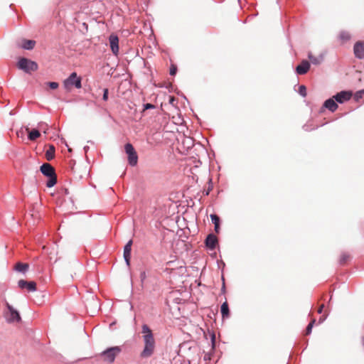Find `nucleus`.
<instances>
[{"label": "nucleus", "mask_w": 364, "mask_h": 364, "mask_svg": "<svg viewBox=\"0 0 364 364\" xmlns=\"http://www.w3.org/2000/svg\"><path fill=\"white\" fill-rule=\"evenodd\" d=\"M141 334L144 348L140 353V357L141 358H148L152 356L155 352L156 340L151 329L146 324L142 325Z\"/></svg>", "instance_id": "obj_1"}, {"label": "nucleus", "mask_w": 364, "mask_h": 364, "mask_svg": "<svg viewBox=\"0 0 364 364\" xmlns=\"http://www.w3.org/2000/svg\"><path fill=\"white\" fill-rule=\"evenodd\" d=\"M42 173L48 177L46 186L48 188L54 186L57 183V176L54 168L50 164H43L41 166Z\"/></svg>", "instance_id": "obj_2"}, {"label": "nucleus", "mask_w": 364, "mask_h": 364, "mask_svg": "<svg viewBox=\"0 0 364 364\" xmlns=\"http://www.w3.org/2000/svg\"><path fill=\"white\" fill-rule=\"evenodd\" d=\"M6 311L4 312V316L8 323H18L21 321V317L18 311L15 309L8 302H6Z\"/></svg>", "instance_id": "obj_3"}, {"label": "nucleus", "mask_w": 364, "mask_h": 364, "mask_svg": "<svg viewBox=\"0 0 364 364\" xmlns=\"http://www.w3.org/2000/svg\"><path fill=\"white\" fill-rule=\"evenodd\" d=\"M17 66L19 69L23 70L26 73L36 71L38 68V64L36 62L26 58H20Z\"/></svg>", "instance_id": "obj_4"}, {"label": "nucleus", "mask_w": 364, "mask_h": 364, "mask_svg": "<svg viewBox=\"0 0 364 364\" xmlns=\"http://www.w3.org/2000/svg\"><path fill=\"white\" fill-rule=\"evenodd\" d=\"M121 352V348L118 346L107 348L103 351L100 356L103 361L111 363H113L116 356Z\"/></svg>", "instance_id": "obj_5"}, {"label": "nucleus", "mask_w": 364, "mask_h": 364, "mask_svg": "<svg viewBox=\"0 0 364 364\" xmlns=\"http://www.w3.org/2000/svg\"><path fill=\"white\" fill-rule=\"evenodd\" d=\"M63 84L66 90H70L73 86L80 89L82 87L81 77H77L76 73H73L66 80H65Z\"/></svg>", "instance_id": "obj_6"}, {"label": "nucleus", "mask_w": 364, "mask_h": 364, "mask_svg": "<svg viewBox=\"0 0 364 364\" xmlns=\"http://www.w3.org/2000/svg\"><path fill=\"white\" fill-rule=\"evenodd\" d=\"M124 149L128 156L129 164L132 166H136L138 161V156L134 146L131 144L127 143L124 146Z\"/></svg>", "instance_id": "obj_7"}, {"label": "nucleus", "mask_w": 364, "mask_h": 364, "mask_svg": "<svg viewBox=\"0 0 364 364\" xmlns=\"http://www.w3.org/2000/svg\"><path fill=\"white\" fill-rule=\"evenodd\" d=\"M109 46L112 53L117 55L119 53V38L117 35L112 33L109 37Z\"/></svg>", "instance_id": "obj_8"}, {"label": "nucleus", "mask_w": 364, "mask_h": 364, "mask_svg": "<svg viewBox=\"0 0 364 364\" xmlns=\"http://www.w3.org/2000/svg\"><path fill=\"white\" fill-rule=\"evenodd\" d=\"M353 95L350 91H341L333 96V99L339 103H343L349 100Z\"/></svg>", "instance_id": "obj_9"}, {"label": "nucleus", "mask_w": 364, "mask_h": 364, "mask_svg": "<svg viewBox=\"0 0 364 364\" xmlns=\"http://www.w3.org/2000/svg\"><path fill=\"white\" fill-rule=\"evenodd\" d=\"M18 285L21 289H26L28 291H35L36 290V283L35 282H27L21 279L18 282Z\"/></svg>", "instance_id": "obj_10"}, {"label": "nucleus", "mask_w": 364, "mask_h": 364, "mask_svg": "<svg viewBox=\"0 0 364 364\" xmlns=\"http://www.w3.org/2000/svg\"><path fill=\"white\" fill-rule=\"evenodd\" d=\"M354 54L359 59H364V42H357L353 48Z\"/></svg>", "instance_id": "obj_11"}, {"label": "nucleus", "mask_w": 364, "mask_h": 364, "mask_svg": "<svg viewBox=\"0 0 364 364\" xmlns=\"http://www.w3.org/2000/svg\"><path fill=\"white\" fill-rule=\"evenodd\" d=\"M132 240H129L124 248V258L126 261V263L128 266L130 265V258H131V250H132Z\"/></svg>", "instance_id": "obj_12"}, {"label": "nucleus", "mask_w": 364, "mask_h": 364, "mask_svg": "<svg viewBox=\"0 0 364 364\" xmlns=\"http://www.w3.org/2000/svg\"><path fill=\"white\" fill-rule=\"evenodd\" d=\"M310 68V63L307 60H303L300 65L296 68V72L299 75L306 74Z\"/></svg>", "instance_id": "obj_13"}, {"label": "nucleus", "mask_w": 364, "mask_h": 364, "mask_svg": "<svg viewBox=\"0 0 364 364\" xmlns=\"http://www.w3.org/2000/svg\"><path fill=\"white\" fill-rule=\"evenodd\" d=\"M217 243H218V240H217L216 236H215L214 235H212V234L209 235L205 240L206 246L211 250H213L215 247Z\"/></svg>", "instance_id": "obj_14"}, {"label": "nucleus", "mask_w": 364, "mask_h": 364, "mask_svg": "<svg viewBox=\"0 0 364 364\" xmlns=\"http://www.w3.org/2000/svg\"><path fill=\"white\" fill-rule=\"evenodd\" d=\"M323 106L331 112H334L338 108V105L335 102V99L330 98L325 101Z\"/></svg>", "instance_id": "obj_15"}, {"label": "nucleus", "mask_w": 364, "mask_h": 364, "mask_svg": "<svg viewBox=\"0 0 364 364\" xmlns=\"http://www.w3.org/2000/svg\"><path fill=\"white\" fill-rule=\"evenodd\" d=\"M220 312L223 318H228L230 316L229 306L227 301H225L222 305L220 308Z\"/></svg>", "instance_id": "obj_16"}, {"label": "nucleus", "mask_w": 364, "mask_h": 364, "mask_svg": "<svg viewBox=\"0 0 364 364\" xmlns=\"http://www.w3.org/2000/svg\"><path fill=\"white\" fill-rule=\"evenodd\" d=\"M55 147L53 145H49L46 152V158L48 161H51L55 157Z\"/></svg>", "instance_id": "obj_17"}, {"label": "nucleus", "mask_w": 364, "mask_h": 364, "mask_svg": "<svg viewBox=\"0 0 364 364\" xmlns=\"http://www.w3.org/2000/svg\"><path fill=\"white\" fill-rule=\"evenodd\" d=\"M26 130L28 132V138L31 141H35L36 139H38L41 136L39 131L37 129H33L29 131L28 129H26Z\"/></svg>", "instance_id": "obj_18"}, {"label": "nucleus", "mask_w": 364, "mask_h": 364, "mask_svg": "<svg viewBox=\"0 0 364 364\" xmlns=\"http://www.w3.org/2000/svg\"><path fill=\"white\" fill-rule=\"evenodd\" d=\"M350 34L348 31H341L338 35V38L341 43H345L350 41Z\"/></svg>", "instance_id": "obj_19"}, {"label": "nucleus", "mask_w": 364, "mask_h": 364, "mask_svg": "<svg viewBox=\"0 0 364 364\" xmlns=\"http://www.w3.org/2000/svg\"><path fill=\"white\" fill-rule=\"evenodd\" d=\"M210 218L215 225V231L218 232L220 229V218L215 214H211Z\"/></svg>", "instance_id": "obj_20"}, {"label": "nucleus", "mask_w": 364, "mask_h": 364, "mask_svg": "<svg viewBox=\"0 0 364 364\" xmlns=\"http://www.w3.org/2000/svg\"><path fill=\"white\" fill-rule=\"evenodd\" d=\"M36 41L33 40H25L22 45V47L26 50H31L34 48Z\"/></svg>", "instance_id": "obj_21"}, {"label": "nucleus", "mask_w": 364, "mask_h": 364, "mask_svg": "<svg viewBox=\"0 0 364 364\" xmlns=\"http://www.w3.org/2000/svg\"><path fill=\"white\" fill-rule=\"evenodd\" d=\"M309 60H311V62L314 64V65H318L321 63V62L322 61V56H314V55H312V53H309V55H308Z\"/></svg>", "instance_id": "obj_22"}, {"label": "nucleus", "mask_w": 364, "mask_h": 364, "mask_svg": "<svg viewBox=\"0 0 364 364\" xmlns=\"http://www.w3.org/2000/svg\"><path fill=\"white\" fill-rule=\"evenodd\" d=\"M28 268V264L26 263L18 262L16 264L15 269L18 272H26Z\"/></svg>", "instance_id": "obj_23"}, {"label": "nucleus", "mask_w": 364, "mask_h": 364, "mask_svg": "<svg viewBox=\"0 0 364 364\" xmlns=\"http://www.w3.org/2000/svg\"><path fill=\"white\" fill-rule=\"evenodd\" d=\"M350 255L347 252H343L341 255V257H340V259H339V262L341 264H346V262L347 261L349 260L350 259Z\"/></svg>", "instance_id": "obj_24"}, {"label": "nucleus", "mask_w": 364, "mask_h": 364, "mask_svg": "<svg viewBox=\"0 0 364 364\" xmlns=\"http://www.w3.org/2000/svg\"><path fill=\"white\" fill-rule=\"evenodd\" d=\"M316 320L315 319H313L309 323V325L307 326L306 327V333L305 334L306 335H309L311 332V330H312V328L314 326V324L315 323Z\"/></svg>", "instance_id": "obj_25"}, {"label": "nucleus", "mask_w": 364, "mask_h": 364, "mask_svg": "<svg viewBox=\"0 0 364 364\" xmlns=\"http://www.w3.org/2000/svg\"><path fill=\"white\" fill-rule=\"evenodd\" d=\"M299 94L301 95H302L303 97H305L306 95V87L304 85H301L299 87Z\"/></svg>", "instance_id": "obj_26"}, {"label": "nucleus", "mask_w": 364, "mask_h": 364, "mask_svg": "<svg viewBox=\"0 0 364 364\" xmlns=\"http://www.w3.org/2000/svg\"><path fill=\"white\" fill-rule=\"evenodd\" d=\"M48 85L53 90L57 89L58 87V83L55 82H50L48 83Z\"/></svg>", "instance_id": "obj_27"}, {"label": "nucleus", "mask_w": 364, "mask_h": 364, "mask_svg": "<svg viewBox=\"0 0 364 364\" xmlns=\"http://www.w3.org/2000/svg\"><path fill=\"white\" fill-rule=\"evenodd\" d=\"M146 278V272L145 271H141L140 272V279H141V282L143 284L144 282L145 281Z\"/></svg>", "instance_id": "obj_28"}, {"label": "nucleus", "mask_w": 364, "mask_h": 364, "mask_svg": "<svg viewBox=\"0 0 364 364\" xmlns=\"http://www.w3.org/2000/svg\"><path fill=\"white\" fill-rule=\"evenodd\" d=\"M176 71H177L176 66L174 65H172L171 68H170V75H174L176 73Z\"/></svg>", "instance_id": "obj_29"}, {"label": "nucleus", "mask_w": 364, "mask_h": 364, "mask_svg": "<svg viewBox=\"0 0 364 364\" xmlns=\"http://www.w3.org/2000/svg\"><path fill=\"white\" fill-rule=\"evenodd\" d=\"M103 100L107 101L108 100V89L105 88L103 90Z\"/></svg>", "instance_id": "obj_30"}, {"label": "nucleus", "mask_w": 364, "mask_h": 364, "mask_svg": "<svg viewBox=\"0 0 364 364\" xmlns=\"http://www.w3.org/2000/svg\"><path fill=\"white\" fill-rule=\"evenodd\" d=\"M328 313L326 312L318 320V322L321 323L324 321V320L327 318Z\"/></svg>", "instance_id": "obj_31"}, {"label": "nucleus", "mask_w": 364, "mask_h": 364, "mask_svg": "<svg viewBox=\"0 0 364 364\" xmlns=\"http://www.w3.org/2000/svg\"><path fill=\"white\" fill-rule=\"evenodd\" d=\"M363 93H364V90H362L360 92H357L356 95H355V97L358 98V99L359 97H361Z\"/></svg>", "instance_id": "obj_32"}, {"label": "nucleus", "mask_w": 364, "mask_h": 364, "mask_svg": "<svg viewBox=\"0 0 364 364\" xmlns=\"http://www.w3.org/2000/svg\"><path fill=\"white\" fill-rule=\"evenodd\" d=\"M150 108H154V105L147 103L145 105V109H150Z\"/></svg>", "instance_id": "obj_33"}, {"label": "nucleus", "mask_w": 364, "mask_h": 364, "mask_svg": "<svg viewBox=\"0 0 364 364\" xmlns=\"http://www.w3.org/2000/svg\"><path fill=\"white\" fill-rule=\"evenodd\" d=\"M323 308H324V304H321V305L319 306L318 309V314H321V313H322V311H323Z\"/></svg>", "instance_id": "obj_34"}, {"label": "nucleus", "mask_w": 364, "mask_h": 364, "mask_svg": "<svg viewBox=\"0 0 364 364\" xmlns=\"http://www.w3.org/2000/svg\"><path fill=\"white\" fill-rule=\"evenodd\" d=\"M174 100H175V99H174V97H171V98L170 99V102H171V103H173V102L174 101Z\"/></svg>", "instance_id": "obj_35"}, {"label": "nucleus", "mask_w": 364, "mask_h": 364, "mask_svg": "<svg viewBox=\"0 0 364 364\" xmlns=\"http://www.w3.org/2000/svg\"><path fill=\"white\" fill-rule=\"evenodd\" d=\"M222 291H225V284H223V288H222Z\"/></svg>", "instance_id": "obj_36"}]
</instances>
